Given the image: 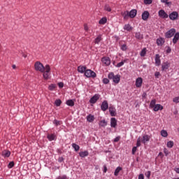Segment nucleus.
Returning <instances> with one entry per match:
<instances>
[{
  "mask_svg": "<svg viewBox=\"0 0 179 179\" xmlns=\"http://www.w3.org/2000/svg\"><path fill=\"white\" fill-rule=\"evenodd\" d=\"M103 173H107V166H103Z\"/></svg>",
  "mask_w": 179,
  "mask_h": 179,
  "instance_id": "nucleus-61",
  "label": "nucleus"
},
{
  "mask_svg": "<svg viewBox=\"0 0 179 179\" xmlns=\"http://www.w3.org/2000/svg\"><path fill=\"white\" fill-rule=\"evenodd\" d=\"M145 5H150L153 0H143Z\"/></svg>",
  "mask_w": 179,
  "mask_h": 179,
  "instance_id": "nucleus-45",
  "label": "nucleus"
},
{
  "mask_svg": "<svg viewBox=\"0 0 179 179\" xmlns=\"http://www.w3.org/2000/svg\"><path fill=\"white\" fill-rule=\"evenodd\" d=\"M51 71V67H50V65L47 64L45 67V72H46L47 73H50Z\"/></svg>",
  "mask_w": 179,
  "mask_h": 179,
  "instance_id": "nucleus-40",
  "label": "nucleus"
},
{
  "mask_svg": "<svg viewBox=\"0 0 179 179\" xmlns=\"http://www.w3.org/2000/svg\"><path fill=\"white\" fill-rule=\"evenodd\" d=\"M106 125H107V122H106V120H103L100 121L99 127H106Z\"/></svg>",
  "mask_w": 179,
  "mask_h": 179,
  "instance_id": "nucleus-38",
  "label": "nucleus"
},
{
  "mask_svg": "<svg viewBox=\"0 0 179 179\" xmlns=\"http://www.w3.org/2000/svg\"><path fill=\"white\" fill-rule=\"evenodd\" d=\"M170 68V63L169 62H164L162 64V71H166Z\"/></svg>",
  "mask_w": 179,
  "mask_h": 179,
  "instance_id": "nucleus-13",
  "label": "nucleus"
},
{
  "mask_svg": "<svg viewBox=\"0 0 179 179\" xmlns=\"http://www.w3.org/2000/svg\"><path fill=\"white\" fill-rule=\"evenodd\" d=\"M136 150H137V147H134L132 148V155H135V153H136Z\"/></svg>",
  "mask_w": 179,
  "mask_h": 179,
  "instance_id": "nucleus-55",
  "label": "nucleus"
},
{
  "mask_svg": "<svg viewBox=\"0 0 179 179\" xmlns=\"http://www.w3.org/2000/svg\"><path fill=\"white\" fill-rule=\"evenodd\" d=\"M78 71L80 73H85L86 72V66H79L78 67Z\"/></svg>",
  "mask_w": 179,
  "mask_h": 179,
  "instance_id": "nucleus-17",
  "label": "nucleus"
},
{
  "mask_svg": "<svg viewBox=\"0 0 179 179\" xmlns=\"http://www.w3.org/2000/svg\"><path fill=\"white\" fill-rule=\"evenodd\" d=\"M125 62H127V60H124V61H122L120 62H119L117 64V68H121V66H122L124 65V64H125Z\"/></svg>",
  "mask_w": 179,
  "mask_h": 179,
  "instance_id": "nucleus-42",
  "label": "nucleus"
},
{
  "mask_svg": "<svg viewBox=\"0 0 179 179\" xmlns=\"http://www.w3.org/2000/svg\"><path fill=\"white\" fill-rule=\"evenodd\" d=\"M153 110L155 111H159V110H163V106H162L160 104H156L155 107L153 108Z\"/></svg>",
  "mask_w": 179,
  "mask_h": 179,
  "instance_id": "nucleus-23",
  "label": "nucleus"
},
{
  "mask_svg": "<svg viewBox=\"0 0 179 179\" xmlns=\"http://www.w3.org/2000/svg\"><path fill=\"white\" fill-rule=\"evenodd\" d=\"M120 48L122 51H127L128 48L127 47V44H123L121 45Z\"/></svg>",
  "mask_w": 179,
  "mask_h": 179,
  "instance_id": "nucleus-44",
  "label": "nucleus"
},
{
  "mask_svg": "<svg viewBox=\"0 0 179 179\" xmlns=\"http://www.w3.org/2000/svg\"><path fill=\"white\" fill-rule=\"evenodd\" d=\"M2 155L4 157H9V156H10V152L8 150H5L3 152Z\"/></svg>",
  "mask_w": 179,
  "mask_h": 179,
  "instance_id": "nucleus-32",
  "label": "nucleus"
},
{
  "mask_svg": "<svg viewBox=\"0 0 179 179\" xmlns=\"http://www.w3.org/2000/svg\"><path fill=\"white\" fill-rule=\"evenodd\" d=\"M103 38H101V35H99L94 40L95 44H99L100 41H101Z\"/></svg>",
  "mask_w": 179,
  "mask_h": 179,
  "instance_id": "nucleus-29",
  "label": "nucleus"
},
{
  "mask_svg": "<svg viewBox=\"0 0 179 179\" xmlns=\"http://www.w3.org/2000/svg\"><path fill=\"white\" fill-rule=\"evenodd\" d=\"M179 40V32L175 34L174 37L173 38V43L174 44H177V41Z\"/></svg>",
  "mask_w": 179,
  "mask_h": 179,
  "instance_id": "nucleus-20",
  "label": "nucleus"
},
{
  "mask_svg": "<svg viewBox=\"0 0 179 179\" xmlns=\"http://www.w3.org/2000/svg\"><path fill=\"white\" fill-rule=\"evenodd\" d=\"M109 112L111 117H115L117 115L115 108L111 105L109 106Z\"/></svg>",
  "mask_w": 179,
  "mask_h": 179,
  "instance_id": "nucleus-11",
  "label": "nucleus"
},
{
  "mask_svg": "<svg viewBox=\"0 0 179 179\" xmlns=\"http://www.w3.org/2000/svg\"><path fill=\"white\" fill-rule=\"evenodd\" d=\"M58 86L59 87H61V88L64 87V83H59Z\"/></svg>",
  "mask_w": 179,
  "mask_h": 179,
  "instance_id": "nucleus-58",
  "label": "nucleus"
},
{
  "mask_svg": "<svg viewBox=\"0 0 179 179\" xmlns=\"http://www.w3.org/2000/svg\"><path fill=\"white\" fill-rule=\"evenodd\" d=\"M135 37L136 38H137L138 40H142V38H143V35H142L141 34V32H136L135 34Z\"/></svg>",
  "mask_w": 179,
  "mask_h": 179,
  "instance_id": "nucleus-26",
  "label": "nucleus"
},
{
  "mask_svg": "<svg viewBox=\"0 0 179 179\" xmlns=\"http://www.w3.org/2000/svg\"><path fill=\"white\" fill-rule=\"evenodd\" d=\"M173 103H179V96H176L173 99Z\"/></svg>",
  "mask_w": 179,
  "mask_h": 179,
  "instance_id": "nucleus-51",
  "label": "nucleus"
},
{
  "mask_svg": "<svg viewBox=\"0 0 179 179\" xmlns=\"http://www.w3.org/2000/svg\"><path fill=\"white\" fill-rule=\"evenodd\" d=\"M137 13H138V11L136 10V9H133L130 12H129V16L131 19H134V17H135V16H136Z\"/></svg>",
  "mask_w": 179,
  "mask_h": 179,
  "instance_id": "nucleus-12",
  "label": "nucleus"
},
{
  "mask_svg": "<svg viewBox=\"0 0 179 179\" xmlns=\"http://www.w3.org/2000/svg\"><path fill=\"white\" fill-rule=\"evenodd\" d=\"M121 170H122V168H121L120 166L117 167L115 171V173H114V175L115 176H118V174L120 173V172L121 171Z\"/></svg>",
  "mask_w": 179,
  "mask_h": 179,
  "instance_id": "nucleus-33",
  "label": "nucleus"
},
{
  "mask_svg": "<svg viewBox=\"0 0 179 179\" xmlns=\"http://www.w3.org/2000/svg\"><path fill=\"white\" fill-rule=\"evenodd\" d=\"M55 87H57L56 85L51 84L50 85H49L48 89H49V90L52 91V90H55Z\"/></svg>",
  "mask_w": 179,
  "mask_h": 179,
  "instance_id": "nucleus-41",
  "label": "nucleus"
},
{
  "mask_svg": "<svg viewBox=\"0 0 179 179\" xmlns=\"http://www.w3.org/2000/svg\"><path fill=\"white\" fill-rule=\"evenodd\" d=\"M142 83H143V79L141 77H138L136 80V87H142Z\"/></svg>",
  "mask_w": 179,
  "mask_h": 179,
  "instance_id": "nucleus-9",
  "label": "nucleus"
},
{
  "mask_svg": "<svg viewBox=\"0 0 179 179\" xmlns=\"http://www.w3.org/2000/svg\"><path fill=\"white\" fill-rule=\"evenodd\" d=\"M79 156L80 157H86L87 156H89V152L88 151H83L79 152Z\"/></svg>",
  "mask_w": 179,
  "mask_h": 179,
  "instance_id": "nucleus-21",
  "label": "nucleus"
},
{
  "mask_svg": "<svg viewBox=\"0 0 179 179\" xmlns=\"http://www.w3.org/2000/svg\"><path fill=\"white\" fill-rule=\"evenodd\" d=\"M42 73H43V78L44 79H45L47 80V79H48L49 78V75H48V73H46L45 71L44 72H41Z\"/></svg>",
  "mask_w": 179,
  "mask_h": 179,
  "instance_id": "nucleus-46",
  "label": "nucleus"
},
{
  "mask_svg": "<svg viewBox=\"0 0 179 179\" xmlns=\"http://www.w3.org/2000/svg\"><path fill=\"white\" fill-rule=\"evenodd\" d=\"M108 79L113 80V83L116 85L120 83V80H121V76L120 75H114V73L110 72L108 76Z\"/></svg>",
  "mask_w": 179,
  "mask_h": 179,
  "instance_id": "nucleus-1",
  "label": "nucleus"
},
{
  "mask_svg": "<svg viewBox=\"0 0 179 179\" xmlns=\"http://www.w3.org/2000/svg\"><path fill=\"white\" fill-rule=\"evenodd\" d=\"M55 104L57 107H59V106L62 104V101H61V99H56L55 101Z\"/></svg>",
  "mask_w": 179,
  "mask_h": 179,
  "instance_id": "nucleus-35",
  "label": "nucleus"
},
{
  "mask_svg": "<svg viewBox=\"0 0 179 179\" xmlns=\"http://www.w3.org/2000/svg\"><path fill=\"white\" fill-rule=\"evenodd\" d=\"M175 34H176V29L172 28L166 32L165 36L166 38H171V37H173V36H174Z\"/></svg>",
  "mask_w": 179,
  "mask_h": 179,
  "instance_id": "nucleus-4",
  "label": "nucleus"
},
{
  "mask_svg": "<svg viewBox=\"0 0 179 179\" xmlns=\"http://www.w3.org/2000/svg\"><path fill=\"white\" fill-rule=\"evenodd\" d=\"M122 16H123L124 20H128V17H129V11L126 10L121 13Z\"/></svg>",
  "mask_w": 179,
  "mask_h": 179,
  "instance_id": "nucleus-19",
  "label": "nucleus"
},
{
  "mask_svg": "<svg viewBox=\"0 0 179 179\" xmlns=\"http://www.w3.org/2000/svg\"><path fill=\"white\" fill-rule=\"evenodd\" d=\"M138 179H145V176H143V174H140L139 176H138Z\"/></svg>",
  "mask_w": 179,
  "mask_h": 179,
  "instance_id": "nucleus-57",
  "label": "nucleus"
},
{
  "mask_svg": "<svg viewBox=\"0 0 179 179\" xmlns=\"http://www.w3.org/2000/svg\"><path fill=\"white\" fill-rule=\"evenodd\" d=\"M124 30H127V31H131V30H132V27H131V24H127L124 26Z\"/></svg>",
  "mask_w": 179,
  "mask_h": 179,
  "instance_id": "nucleus-27",
  "label": "nucleus"
},
{
  "mask_svg": "<svg viewBox=\"0 0 179 179\" xmlns=\"http://www.w3.org/2000/svg\"><path fill=\"white\" fill-rule=\"evenodd\" d=\"M59 179H67L66 176H60L59 177Z\"/></svg>",
  "mask_w": 179,
  "mask_h": 179,
  "instance_id": "nucleus-62",
  "label": "nucleus"
},
{
  "mask_svg": "<svg viewBox=\"0 0 179 179\" xmlns=\"http://www.w3.org/2000/svg\"><path fill=\"white\" fill-rule=\"evenodd\" d=\"M84 30H85V31H89V27L87 26V24H84Z\"/></svg>",
  "mask_w": 179,
  "mask_h": 179,
  "instance_id": "nucleus-54",
  "label": "nucleus"
},
{
  "mask_svg": "<svg viewBox=\"0 0 179 179\" xmlns=\"http://www.w3.org/2000/svg\"><path fill=\"white\" fill-rule=\"evenodd\" d=\"M149 16H150L149 11H144L142 13L143 20H148V19H149Z\"/></svg>",
  "mask_w": 179,
  "mask_h": 179,
  "instance_id": "nucleus-16",
  "label": "nucleus"
},
{
  "mask_svg": "<svg viewBox=\"0 0 179 179\" xmlns=\"http://www.w3.org/2000/svg\"><path fill=\"white\" fill-rule=\"evenodd\" d=\"M161 135H162V136H163L164 138H167V136H168V134H167V131H166V130H162L161 131Z\"/></svg>",
  "mask_w": 179,
  "mask_h": 179,
  "instance_id": "nucleus-36",
  "label": "nucleus"
},
{
  "mask_svg": "<svg viewBox=\"0 0 179 179\" xmlns=\"http://www.w3.org/2000/svg\"><path fill=\"white\" fill-rule=\"evenodd\" d=\"M35 70L39 72H45V67L40 62H36L34 64Z\"/></svg>",
  "mask_w": 179,
  "mask_h": 179,
  "instance_id": "nucleus-2",
  "label": "nucleus"
},
{
  "mask_svg": "<svg viewBox=\"0 0 179 179\" xmlns=\"http://www.w3.org/2000/svg\"><path fill=\"white\" fill-rule=\"evenodd\" d=\"M53 124H55V125L56 127H58V126L61 125V124H62V121H59V120H55L53 121Z\"/></svg>",
  "mask_w": 179,
  "mask_h": 179,
  "instance_id": "nucleus-39",
  "label": "nucleus"
},
{
  "mask_svg": "<svg viewBox=\"0 0 179 179\" xmlns=\"http://www.w3.org/2000/svg\"><path fill=\"white\" fill-rule=\"evenodd\" d=\"M140 55H141V57H145V55H146V48H143V49L141 50V53H140Z\"/></svg>",
  "mask_w": 179,
  "mask_h": 179,
  "instance_id": "nucleus-43",
  "label": "nucleus"
},
{
  "mask_svg": "<svg viewBox=\"0 0 179 179\" xmlns=\"http://www.w3.org/2000/svg\"><path fill=\"white\" fill-rule=\"evenodd\" d=\"M103 83H104V85H108V83H110V80H108V78H103Z\"/></svg>",
  "mask_w": 179,
  "mask_h": 179,
  "instance_id": "nucleus-48",
  "label": "nucleus"
},
{
  "mask_svg": "<svg viewBox=\"0 0 179 179\" xmlns=\"http://www.w3.org/2000/svg\"><path fill=\"white\" fill-rule=\"evenodd\" d=\"M164 152L165 153L166 156H167L169 155V151L166 148L164 149Z\"/></svg>",
  "mask_w": 179,
  "mask_h": 179,
  "instance_id": "nucleus-60",
  "label": "nucleus"
},
{
  "mask_svg": "<svg viewBox=\"0 0 179 179\" xmlns=\"http://www.w3.org/2000/svg\"><path fill=\"white\" fill-rule=\"evenodd\" d=\"M158 156H160L161 157H163V152H159Z\"/></svg>",
  "mask_w": 179,
  "mask_h": 179,
  "instance_id": "nucleus-64",
  "label": "nucleus"
},
{
  "mask_svg": "<svg viewBox=\"0 0 179 179\" xmlns=\"http://www.w3.org/2000/svg\"><path fill=\"white\" fill-rule=\"evenodd\" d=\"M67 106H69V107H73L75 106V102L72 99H69L66 101Z\"/></svg>",
  "mask_w": 179,
  "mask_h": 179,
  "instance_id": "nucleus-25",
  "label": "nucleus"
},
{
  "mask_svg": "<svg viewBox=\"0 0 179 179\" xmlns=\"http://www.w3.org/2000/svg\"><path fill=\"white\" fill-rule=\"evenodd\" d=\"M120 136H117V137H116V138L114 139V142H118V141H120Z\"/></svg>",
  "mask_w": 179,
  "mask_h": 179,
  "instance_id": "nucleus-59",
  "label": "nucleus"
},
{
  "mask_svg": "<svg viewBox=\"0 0 179 179\" xmlns=\"http://www.w3.org/2000/svg\"><path fill=\"white\" fill-rule=\"evenodd\" d=\"M157 45H162L163 41L162 39H157Z\"/></svg>",
  "mask_w": 179,
  "mask_h": 179,
  "instance_id": "nucleus-50",
  "label": "nucleus"
},
{
  "mask_svg": "<svg viewBox=\"0 0 179 179\" xmlns=\"http://www.w3.org/2000/svg\"><path fill=\"white\" fill-rule=\"evenodd\" d=\"M85 76H86V78H96V75L94 71L87 69L85 72Z\"/></svg>",
  "mask_w": 179,
  "mask_h": 179,
  "instance_id": "nucleus-3",
  "label": "nucleus"
},
{
  "mask_svg": "<svg viewBox=\"0 0 179 179\" xmlns=\"http://www.w3.org/2000/svg\"><path fill=\"white\" fill-rule=\"evenodd\" d=\"M160 64H162V62L160 61V55H155V65L157 66H160Z\"/></svg>",
  "mask_w": 179,
  "mask_h": 179,
  "instance_id": "nucleus-18",
  "label": "nucleus"
},
{
  "mask_svg": "<svg viewBox=\"0 0 179 179\" xmlns=\"http://www.w3.org/2000/svg\"><path fill=\"white\" fill-rule=\"evenodd\" d=\"M101 109L102 111H107L108 110V102L103 101L101 105Z\"/></svg>",
  "mask_w": 179,
  "mask_h": 179,
  "instance_id": "nucleus-10",
  "label": "nucleus"
},
{
  "mask_svg": "<svg viewBox=\"0 0 179 179\" xmlns=\"http://www.w3.org/2000/svg\"><path fill=\"white\" fill-rule=\"evenodd\" d=\"M156 106V99H152L151 101H150V108H154Z\"/></svg>",
  "mask_w": 179,
  "mask_h": 179,
  "instance_id": "nucleus-31",
  "label": "nucleus"
},
{
  "mask_svg": "<svg viewBox=\"0 0 179 179\" xmlns=\"http://www.w3.org/2000/svg\"><path fill=\"white\" fill-rule=\"evenodd\" d=\"M100 99V94H95L90 99V103L91 104H94L97 102V100Z\"/></svg>",
  "mask_w": 179,
  "mask_h": 179,
  "instance_id": "nucleus-6",
  "label": "nucleus"
},
{
  "mask_svg": "<svg viewBox=\"0 0 179 179\" xmlns=\"http://www.w3.org/2000/svg\"><path fill=\"white\" fill-rule=\"evenodd\" d=\"M175 171L179 174V168L175 169Z\"/></svg>",
  "mask_w": 179,
  "mask_h": 179,
  "instance_id": "nucleus-63",
  "label": "nucleus"
},
{
  "mask_svg": "<svg viewBox=\"0 0 179 179\" xmlns=\"http://www.w3.org/2000/svg\"><path fill=\"white\" fill-rule=\"evenodd\" d=\"M145 174L147 178H150V174H151L150 171H147Z\"/></svg>",
  "mask_w": 179,
  "mask_h": 179,
  "instance_id": "nucleus-52",
  "label": "nucleus"
},
{
  "mask_svg": "<svg viewBox=\"0 0 179 179\" xmlns=\"http://www.w3.org/2000/svg\"><path fill=\"white\" fill-rule=\"evenodd\" d=\"M155 78H156L157 79H159V76H160V72L156 71V72L155 73Z\"/></svg>",
  "mask_w": 179,
  "mask_h": 179,
  "instance_id": "nucleus-53",
  "label": "nucleus"
},
{
  "mask_svg": "<svg viewBox=\"0 0 179 179\" xmlns=\"http://www.w3.org/2000/svg\"><path fill=\"white\" fill-rule=\"evenodd\" d=\"M101 62L104 66H108L111 64V60L110 57H103L101 59Z\"/></svg>",
  "mask_w": 179,
  "mask_h": 179,
  "instance_id": "nucleus-5",
  "label": "nucleus"
},
{
  "mask_svg": "<svg viewBox=\"0 0 179 179\" xmlns=\"http://www.w3.org/2000/svg\"><path fill=\"white\" fill-rule=\"evenodd\" d=\"M47 138H48V141H50L51 142L55 139L56 136L54 134H48Z\"/></svg>",
  "mask_w": 179,
  "mask_h": 179,
  "instance_id": "nucleus-22",
  "label": "nucleus"
},
{
  "mask_svg": "<svg viewBox=\"0 0 179 179\" xmlns=\"http://www.w3.org/2000/svg\"><path fill=\"white\" fill-rule=\"evenodd\" d=\"M110 127L112 128H116V127H117V119H115V117H112L110 119Z\"/></svg>",
  "mask_w": 179,
  "mask_h": 179,
  "instance_id": "nucleus-14",
  "label": "nucleus"
},
{
  "mask_svg": "<svg viewBox=\"0 0 179 179\" xmlns=\"http://www.w3.org/2000/svg\"><path fill=\"white\" fill-rule=\"evenodd\" d=\"M72 148H73V149L76 150V152H78L79 149H80V147L76 143L72 144Z\"/></svg>",
  "mask_w": 179,
  "mask_h": 179,
  "instance_id": "nucleus-34",
  "label": "nucleus"
},
{
  "mask_svg": "<svg viewBox=\"0 0 179 179\" xmlns=\"http://www.w3.org/2000/svg\"><path fill=\"white\" fill-rule=\"evenodd\" d=\"M166 48H167L166 49L167 54H170V52H171V48L169 46Z\"/></svg>",
  "mask_w": 179,
  "mask_h": 179,
  "instance_id": "nucleus-56",
  "label": "nucleus"
},
{
  "mask_svg": "<svg viewBox=\"0 0 179 179\" xmlns=\"http://www.w3.org/2000/svg\"><path fill=\"white\" fill-rule=\"evenodd\" d=\"M13 166H15V162H10L8 165V169H12V167H13Z\"/></svg>",
  "mask_w": 179,
  "mask_h": 179,
  "instance_id": "nucleus-49",
  "label": "nucleus"
},
{
  "mask_svg": "<svg viewBox=\"0 0 179 179\" xmlns=\"http://www.w3.org/2000/svg\"><path fill=\"white\" fill-rule=\"evenodd\" d=\"M158 15L159 17H162V19H167V17H169V15L166 14L164 10H160L158 13Z\"/></svg>",
  "mask_w": 179,
  "mask_h": 179,
  "instance_id": "nucleus-8",
  "label": "nucleus"
},
{
  "mask_svg": "<svg viewBox=\"0 0 179 179\" xmlns=\"http://www.w3.org/2000/svg\"><path fill=\"white\" fill-rule=\"evenodd\" d=\"M87 121H88V122H93L94 121V116L92 115H89L87 116Z\"/></svg>",
  "mask_w": 179,
  "mask_h": 179,
  "instance_id": "nucleus-24",
  "label": "nucleus"
},
{
  "mask_svg": "<svg viewBox=\"0 0 179 179\" xmlns=\"http://www.w3.org/2000/svg\"><path fill=\"white\" fill-rule=\"evenodd\" d=\"M167 148H169V149H171L174 146V142L173 141H169L166 144Z\"/></svg>",
  "mask_w": 179,
  "mask_h": 179,
  "instance_id": "nucleus-37",
  "label": "nucleus"
},
{
  "mask_svg": "<svg viewBox=\"0 0 179 179\" xmlns=\"http://www.w3.org/2000/svg\"><path fill=\"white\" fill-rule=\"evenodd\" d=\"M104 10H106V12H111V6H110V4H105L104 6Z\"/></svg>",
  "mask_w": 179,
  "mask_h": 179,
  "instance_id": "nucleus-30",
  "label": "nucleus"
},
{
  "mask_svg": "<svg viewBox=\"0 0 179 179\" xmlns=\"http://www.w3.org/2000/svg\"><path fill=\"white\" fill-rule=\"evenodd\" d=\"M169 19H171V20H177V19H178V13L176 11L172 12L169 14Z\"/></svg>",
  "mask_w": 179,
  "mask_h": 179,
  "instance_id": "nucleus-7",
  "label": "nucleus"
},
{
  "mask_svg": "<svg viewBox=\"0 0 179 179\" xmlns=\"http://www.w3.org/2000/svg\"><path fill=\"white\" fill-rule=\"evenodd\" d=\"M99 24H106V23H107V17H102L99 22Z\"/></svg>",
  "mask_w": 179,
  "mask_h": 179,
  "instance_id": "nucleus-28",
  "label": "nucleus"
},
{
  "mask_svg": "<svg viewBox=\"0 0 179 179\" xmlns=\"http://www.w3.org/2000/svg\"><path fill=\"white\" fill-rule=\"evenodd\" d=\"M142 142V140L141 138V137H139L138 139H137V143H136V146L137 148H139V146H141V143Z\"/></svg>",
  "mask_w": 179,
  "mask_h": 179,
  "instance_id": "nucleus-47",
  "label": "nucleus"
},
{
  "mask_svg": "<svg viewBox=\"0 0 179 179\" xmlns=\"http://www.w3.org/2000/svg\"><path fill=\"white\" fill-rule=\"evenodd\" d=\"M150 141V136L149 135H144L141 138L142 143H146V142H149Z\"/></svg>",
  "mask_w": 179,
  "mask_h": 179,
  "instance_id": "nucleus-15",
  "label": "nucleus"
}]
</instances>
